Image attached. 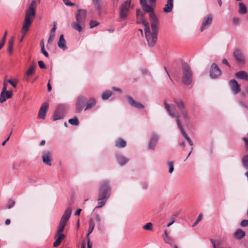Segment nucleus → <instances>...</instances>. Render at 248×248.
<instances>
[{
	"label": "nucleus",
	"instance_id": "nucleus-1",
	"mask_svg": "<svg viewBox=\"0 0 248 248\" xmlns=\"http://www.w3.org/2000/svg\"><path fill=\"white\" fill-rule=\"evenodd\" d=\"M140 4L144 13H149L152 31L150 26L144 29L146 39L149 47H154L156 45L158 32L159 20L153 12V8L147 5L146 0H140Z\"/></svg>",
	"mask_w": 248,
	"mask_h": 248
},
{
	"label": "nucleus",
	"instance_id": "nucleus-2",
	"mask_svg": "<svg viewBox=\"0 0 248 248\" xmlns=\"http://www.w3.org/2000/svg\"><path fill=\"white\" fill-rule=\"evenodd\" d=\"M164 105L165 108L168 112V115L171 117H174L176 119V122L177 124L181 131L182 135L185 138V139L188 142L190 145L192 144V142L190 139L188 137L186 133L184 130V129L182 126L181 122L180 120V114L178 112H175V106L171 104H168L166 101L164 102Z\"/></svg>",
	"mask_w": 248,
	"mask_h": 248
},
{
	"label": "nucleus",
	"instance_id": "nucleus-3",
	"mask_svg": "<svg viewBox=\"0 0 248 248\" xmlns=\"http://www.w3.org/2000/svg\"><path fill=\"white\" fill-rule=\"evenodd\" d=\"M109 181L105 180L100 184L97 198L98 205L95 208H100L106 204L110 195V187Z\"/></svg>",
	"mask_w": 248,
	"mask_h": 248
},
{
	"label": "nucleus",
	"instance_id": "nucleus-4",
	"mask_svg": "<svg viewBox=\"0 0 248 248\" xmlns=\"http://www.w3.org/2000/svg\"><path fill=\"white\" fill-rule=\"evenodd\" d=\"M36 1H31L29 8L26 11L25 20L21 32L24 35L28 32L29 28L32 24L35 15Z\"/></svg>",
	"mask_w": 248,
	"mask_h": 248
},
{
	"label": "nucleus",
	"instance_id": "nucleus-5",
	"mask_svg": "<svg viewBox=\"0 0 248 248\" xmlns=\"http://www.w3.org/2000/svg\"><path fill=\"white\" fill-rule=\"evenodd\" d=\"M183 77L182 81L186 85H189L192 82V74L190 67L186 63H182Z\"/></svg>",
	"mask_w": 248,
	"mask_h": 248
},
{
	"label": "nucleus",
	"instance_id": "nucleus-6",
	"mask_svg": "<svg viewBox=\"0 0 248 248\" xmlns=\"http://www.w3.org/2000/svg\"><path fill=\"white\" fill-rule=\"evenodd\" d=\"M130 4L131 0H126L124 2L120 7L119 14V17L121 20H125L127 19L129 12Z\"/></svg>",
	"mask_w": 248,
	"mask_h": 248
},
{
	"label": "nucleus",
	"instance_id": "nucleus-7",
	"mask_svg": "<svg viewBox=\"0 0 248 248\" xmlns=\"http://www.w3.org/2000/svg\"><path fill=\"white\" fill-rule=\"evenodd\" d=\"M68 106L65 104H59L54 113L53 120L57 121L63 119L64 117L65 113Z\"/></svg>",
	"mask_w": 248,
	"mask_h": 248
},
{
	"label": "nucleus",
	"instance_id": "nucleus-8",
	"mask_svg": "<svg viewBox=\"0 0 248 248\" xmlns=\"http://www.w3.org/2000/svg\"><path fill=\"white\" fill-rule=\"evenodd\" d=\"M213 16L211 14H208L204 16L202 19V26L200 28V31L202 32L204 30L208 29L212 23Z\"/></svg>",
	"mask_w": 248,
	"mask_h": 248
},
{
	"label": "nucleus",
	"instance_id": "nucleus-9",
	"mask_svg": "<svg viewBox=\"0 0 248 248\" xmlns=\"http://www.w3.org/2000/svg\"><path fill=\"white\" fill-rule=\"evenodd\" d=\"M222 72L217 64L215 63H212L210 70V77L215 79L220 76Z\"/></svg>",
	"mask_w": 248,
	"mask_h": 248
},
{
	"label": "nucleus",
	"instance_id": "nucleus-10",
	"mask_svg": "<svg viewBox=\"0 0 248 248\" xmlns=\"http://www.w3.org/2000/svg\"><path fill=\"white\" fill-rule=\"evenodd\" d=\"M86 16V10L84 9L77 10L76 13V19L77 22L81 23V24H84L85 23Z\"/></svg>",
	"mask_w": 248,
	"mask_h": 248
},
{
	"label": "nucleus",
	"instance_id": "nucleus-11",
	"mask_svg": "<svg viewBox=\"0 0 248 248\" xmlns=\"http://www.w3.org/2000/svg\"><path fill=\"white\" fill-rule=\"evenodd\" d=\"M6 86V84L4 83L0 95V103H3L7 99L10 98L12 96V92L7 91Z\"/></svg>",
	"mask_w": 248,
	"mask_h": 248
},
{
	"label": "nucleus",
	"instance_id": "nucleus-12",
	"mask_svg": "<svg viewBox=\"0 0 248 248\" xmlns=\"http://www.w3.org/2000/svg\"><path fill=\"white\" fill-rule=\"evenodd\" d=\"M136 16L137 24H142L145 28L149 26V24L145 21L144 19V14L140 9H138L136 11Z\"/></svg>",
	"mask_w": 248,
	"mask_h": 248
},
{
	"label": "nucleus",
	"instance_id": "nucleus-13",
	"mask_svg": "<svg viewBox=\"0 0 248 248\" xmlns=\"http://www.w3.org/2000/svg\"><path fill=\"white\" fill-rule=\"evenodd\" d=\"M85 99L86 98L84 96L80 95L78 96V97L77 99L76 104V112L78 113L83 109L85 104Z\"/></svg>",
	"mask_w": 248,
	"mask_h": 248
},
{
	"label": "nucleus",
	"instance_id": "nucleus-14",
	"mask_svg": "<svg viewBox=\"0 0 248 248\" xmlns=\"http://www.w3.org/2000/svg\"><path fill=\"white\" fill-rule=\"evenodd\" d=\"M48 107V104L46 102L44 103L41 105L38 112V117L39 118L42 120H44L46 118V115Z\"/></svg>",
	"mask_w": 248,
	"mask_h": 248
},
{
	"label": "nucleus",
	"instance_id": "nucleus-15",
	"mask_svg": "<svg viewBox=\"0 0 248 248\" xmlns=\"http://www.w3.org/2000/svg\"><path fill=\"white\" fill-rule=\"evenodd\" d=\"M159 136L156 134H153L150 138V141L148 143V148L150 150H154L158 140Z\"/></svg>",
	"mask_w": 248,
	"mask_h": 248
},
{
	"label": "nucleus",
	"instance_id": "nucleus-16",
	"mask_svg": "<svg viewBox=\"0 0 248 248\" xmlns=\"http://www.w3.org/2000/svg\"><path fill=\"white\" fill-rule=\"evenodd\" d=\"M126 98L131 106L138 109H143L144 108V106L142 104L136 101L132 97L127 96Z\"/></svg>",
	"mask_w": 248,
	"mask_h": 248
},
{
	"label": "nucleus",
	"instance_id": "nucleus-17",
	"mask_svg": "<svg viewBox=\"0 0 248 248\" xmlns=\"http://www.w3.org/2000/svg\"><path fill=\"white\" fill-rule=\"evenodd\" d=\"M72 212V208L68 207L65 209L62 216L61 217L60 223H62V224L66 225L67 222L69 220Z\"/></svg>",
	"mask_w": 248,
	"mask_h": 248
},
{
	"label": "nucleus",
	"instance_id": "nucleus-18",
	"mask_svg": "<svg viewBox=\"0 0 248 248\" xmlns=\"http://www.w3.org/2000/svg\"><path fill=\"white\" fill-rule=\"evenodd\" d=\"M233 56L237 62L241 63L245 62V57L240 49H236L234 51Z\"/></svg>",
	"mask_w": 248,
	"mask_h": 248
},
{
	"label": "nucleus",
	"instance_id": "nucleus-19",
	"mask_svg": "<svg viewBox=\"0 0 248 248\" xmlns=\"http://www.w3.org/2000/svg\"><path fill=\"white\" fill-rule=\"evenodd\" d=\"M230 85L232 93L236 94L240 90V85L235 79H232L230 81Z\"/></svg>",
	"mask_w": 248,
	"mask_h": 248
},
{
	"label": "nucleus",
	"instance_id": "nucleus-20",
	"mask_svg": "<svg viewBox=\"0 0 248 248\" xmlns=\"http://www.w3.org/2000/svg\"><path fill=\"white\" fill-rule=\"evenodd\" d=\"M58 46L63 50H65L67 49V47L66 45V41L64 38L63 34L61 35L60 36L59 40L58 42Z\"/></svg>",
	"mask_w": 248,
	"mask_h": 248
},
{
	"label": "nucleus",
	"instance_id": "nucleus-21",
	"mask_svg": "<svg viewBox=\"0 0 248 248\" xmlns=\"http://www.w3.org/2000/svg\"><path fill=\"white\" fill-rule=\"evenodd\" d=\"M235 77L237 78L248 81V74L244 71H240L235 74Z\"/></svg>",
	"mask_w": 248,
	"mask_h": 248
},
{
	"label": "nucleus",
	"instance_id": "nucleus-22",
	"mask_svg": "<svg viewBox=\"0 0 248 248\" xmlns=\"http://www.w3.org/2000/svg\"><path fill=\"white\" fill-rule=\"evenodd\" d=\"M173 6V0H167V2L163 8V11L165 13H170L172 11Z\"/></svg>",
	"mask_w": 248,
	"mask_h": 248
},
{
	"label": "nucleus",
	"instance_id": "nucleus-23",
	"mask_svg": "<svg viewBox=\"0 0 248 248\" xmlns=\"http://www.w3.org/2000/svg\"><path fill=\"white\" fill-rule=\"evenodd\" d=\"M245 232L241 229H238L235 231L234 235L236 239L241 240L245 237Z\"/></svg>",
	"mask_w": 248,
	"mask_h": 248
},
{
	"label": "nucleus",
	"instance_id": "nucleus-24",
	"mask_svg": "<svg viewBox=\"0 0 248 248\" xmlns=\"http://www.w3.org/2000/svg\"><path fill=\"white\" fill-rule=\"evenodd\" d=\"M57 236L58 237L57 238L55 242L53 244L54 247H58L61 244L62 240L65 237V235L63 234H56L55 237H57Z\"/></svg>",
	"mask_w": 248,
	"mask_h": 248
},
{
	"label": "nucleus",
	"instance_id": "nucleus-25",
	"mask_svg": "<svg viewBox=\"0 0 248 248\" xmlns=\"http://www.w3.org/2000/svg\"><path fill=\"white\" fill-rule=\"evenodd\" d=\"M95 227V223L93 220V219L91 218L89 220V227L88 232L86 235V238H88L89 237L90 234L92 232Z\"/></svg>",
	"mask_w": 248,
	"mask_h": 248
},
{
	"label": "nucleus",
	"instance_id": "nucleus-26",
	"mask_svg": "<svg viewBox=\"0 0 248 248\" xmlns=\"http://www.w3.org/2000/svg\"><path fill=\"white\" fill-rule=\"evenodd\" d=\"M174 102L177 105L178 108L181 111H183L185 110V104L183 101L179 100L177 99H174Z\"/></svg>",
	"mask_w": 248,
	"mask_h": 248
},
{
	"label": "nucleus",
	"instance_id": "nucleus-27",
	"mask_svg": "<svg viewBox=\"0 0 248 248\" xmlns=\"http://www.w3.org/2000/svg\"><path fill=\"white\" fill-rule=\"evenodd\" d=\"M126 144V141L122 139H118L115 141V146L118 148H124Z\"/></svg>",
	"mask_w": 248,
	"mask_h": 248
},
{
	"label": "nucleus",
	"instance_id": "nucleus-28",
	"mask_svg": "<svg viewBox=\"0 0 248 248\" xmlns=\"http://www.w3.org/2000/svg\"><path fill=\"white\" fill-rule=\"evenodd\" d=\"M117 160L121 166L125 165L129 161V159L124 156H117Z\"/></svg>",
	"mask_w": 248,
	"mask_h": 248
},
{
	"label": "nucleus",
	"instance_id": "nucleus-29",
	"mask_svg": "<svg viewBox=\"0 0 248 248\" xmlns=\"http://www.w3.org/2000/svg\"><path fill=\"white\" fill-rule=\"evenodd\" d=\"M83 24H81V23L77 22H72L71 23V26L72 27L76 30H77L78 32H81L82 30V28L81 27V25H83Z\"/></svg>",
	"mask_w": 248,
	"mask_h": 248
},
{
	"label": "nucleus",
	"instance_id": "nucleus-30",
	"mask_svg": "<svg viewBox=\"0 0 248 248\" xmlns=\"http://www.w3.org/2000/svg\"><path fill=\"white\" fill-rule=\"evenodd\" d=\"M93 2L95 8L98 10V11L100 12L102 7V2L101 0H93Z\"/></svg>",
	"mask_w": 248,
	"mask_h": 248
},
{
	"label": "nucleus",
	"instance_id": "nucleus-31",
	"mask_svg": "<svg viewBox=\"0 0 248 248\" xmlns=\"http://www.w3.org/2000/svg\"><path fill=\"white\" fill-rule=\"evenodd\" d=\"M90 101V103H87L86 108H85V110L92 108L96 103V100L93 98H91Z\"/></svg>",
	"mask_w": 248,
	"mask_h": 248
},
{
	"label": "nucleus",
	"instance_id": "nucleus-32",
	"mask_svg": "<svg viewBox=\"0 0 248 248\" xmlns=\"http://www.w3.org/2000/svg\"><path fill=\"white\" fill-rule=\"evenodd\" d=\"M247 9L244 4L240 3L239 4V13L240 14H245L247 13Z\"/></svg>",
	"mask_w": 248,
	"mask_h": 248
},
{
	"label": "nucleus",
	"instance_id": "nucleus-33",
	"mask_svg": "<svg viewBox=\"0 0 248 248\" xmlns=\"http://www.w3.org/2000/svg\"><path fill=\"white\" fill-rule=\"evenodd\" d=\"M112 94V92L108 90L102 93V99L104 100H107Z\"/></svg>",
	"mask_w": 248,
	"mask_h": 248
},
{
	"label": "nucleus",
	"instance_id": "nucleus-34",
	"mask_svg": "<svg viewBox=\"0 0 248 248\" xmlns=\"http://www.w3.org/2000/svg\"><path fill=\"white\" fill-rule=\"evenodd\" d=\"M51 156H42V160L44 163L45 164L51 166Z\"/></svg>",
	"mask_w": 248,
	"mask_h": 248
},
{
	"label": "nucleus",
	"instance_id": "nucleus-35",
	"mask_svg": "<svg viewBox=\"0 0 248 248\" xmlns=\"http://www.w3.org/2000/svg\"><path fill=\"white\" fill-rule=\"evenodd\" d=\"M36 67V64L35 63H32L26 72V74L28 76H31L35 71Z\"/></svg>",
	"mask_w": 248,
	"mask_h": 248
},
{
	"label": "nucleus",
	"instance_id": "nucleus-36",
	"mask_svg": "<svg viewBox=\"0 0 248 248\" xmlns=\"http://www.w3.org/2000/svg\"><path fill=\"white\" fill-rule=\"evenodd\" d=\"M14 42V38L13 37H12L11 39L8 42V51L10 54H11L13 51V46Z\"/></svg>",
	"mask_w": 248,
	"mask_h": 248
},
{
	"label": "nucleus",
	"instance_id": "nucleus-37",
	"mask_svg": "<svg viewBox=\"0 0 248 248\" xmlns=\"http://www.w3.org/2000/svg\"><path fill=\"white\" fill-rule=\"evenodd\" d=\"M68 122L71 125L77 126L79 124V121L77 117L69 119Z\"/></svg>",
	"mask_w": 248,
	"mask_h": 248
},
{
	"label": "nucleus",
	"instance_id": "nucleus-38",
	"mask_svg": "<svg viewBox=\"0 0 248 248\" xmlns=\"http://www.w3.org/2000/svg\"><path fill=\"white\" fill-rule=\"evenodd\" d=\"M242 164L246 169H248V156H244L242 158Z\"/></svg>",
	"mask_w": 248,
	"mask_h": 248
},
{
	"label": "nucleus",
	"instance_id": "nucleus-39",
	"mask_svg": "<svg viewBox=\"0 0 248 248\" xmlns=\"http://www.w3.org/2000/svg\"><path fill=\"white\" fill-rule=\"evenodd\" d=\"M168 166L169 167V172L172 173L174 170V161H171L168 163Z\"/></svg>",
	"mask_w": 248,
	"mask_h": 248
},
{
	"label": "nucleus",
	"instance_id": "nucleus-40",
	"mask_svg": "<svg viewBox=\"0 0 248 248\" xmlns=\"http://www.w3.org/2000/svg\"><path fill=\"white\" fill-rule=\"evenodd\" d=\"M164 240L166 243L173 247L174 241L169 236L166 237V238H164Z\"/></svg>",
	"mask_w": 248,
	"mask_h": 248
},
{
	"label": "nucleus",
	"instance_id": "nucleus-41",
	"mask_svg": "<svg viewBox=\"0 0 248 248\" xmlns=\"http://www.w3.org/2000/svg\"><path fill=\"white\" fill-rule=\"evenodd\" d=\"M65 225H64V224H62V223H60L59 224V227L58 228V229H57V234H61V232H62L64 229V227H65Z\"/></svg>",
	"mask_w": 248,
	"mask_h": 248
},
{
	"label": "nucleus",
	"instance_id": "nucleus-42",
	"mask_svg": "<svg viewBox=\"0 0 248 248\" xmlns=\"http://www.w3.org/2000/svg\"><path fill=\"white\" fill-rule=\"evenodd\" d=\"M142 228L145 230H152L153 229V224L151 222H148L144 225Z\"/></svg>",
	"mask_w": 248,
	"mask_h": 248
},
{
	"label": "nucleus",
	"instance_id": "nucleus-43",
	"mask_svg": "<svg viewBox=\"0 0 248 248\" xmlns=\"http://www.w3.org/2000/svg\"><path fill=\"white\" fill-rule=\"evenodd\" d=\"M95 218H96V221L98 222L97 228H98V230H100L101 228V226H102L101 223V217L98 214H97L95 216Z\"/></svg>",
	"mask_w": 248,
	"mask_h": 248
},
{
	"label": "nucleus",
	"instance_id": "nucleus-44",
	"mask_svg": "<svg viewBox=\"0 0 248 248\" xmlns=\"http://www.w3.org/2000/svg\"><path fill=\"white\" fill-rule=\"evenodd\" d=\"M15 204V202L12 199H10L7 202V208L10 209L12 208Z\"/></svg>",
	"mask_w": 248,
	"mask_h": 248
},
{
	"label": "nucleus",
	"instance_id": "nucleus-45",
	"mask_svg": "<svg viewBox=\"0 0 248 248\" xmlns=\"http://www.w3.org/2000/svg\"><path fill=\"white\" fill-rule=\"evenodd\" d=\"M41 51L43 53V54L46 57H48V53L45 49V45H44V43L43 42L41 43Z\"/></svg>",
	"mask_w": 248,
	"mask_h": 248
},
{
	"label": "nucleus",
	"instance_id": "nucleus-46",
	"mask_svg": "<svg viewBox=\"0 0 248 248\" xmlns=\"http://www.w3.org/2000/svg\"><path fill=\"white\" fill-rule=\"evenodd\" d=\"M57 27H56V23L55 22L54 23V26L53 28H52L50 32V35L51 36V37L54 38L55 36V32L56 31Z\"/></svg>",
	"mask_w": 248,
	"mask_h": 248
},
{
	"label": "nucleus",
	"instance_id": "nucleus-47",
	"mask_svg": "<svg viewBox=\"0 0 248 248\" xmlns=\"http://www.w3.org/2000/svg\"><path fill=\"white\" fill-rule=\"evenodd\" d=\"M202 214H200L199 215V216L197 217L195 222L192 225V227H195L198 224V223L200 221H201V220L202 219Z\"/></svg>",
	"mask_w": 248,
	"mask_h": 248
},
{
	"label": "nucleus",
	"instance_id": "nucleus-48",
	"mask_svg": "<svg viewBox=\"0 0 248 248\" xmlns=\"http://www.w3.org/2000/svg\"><path fill=\"white\" fill-rule=\"evenodd\" d=\"M99 24V23L95 20H91L90 23V28L92 29Z\"/></svg>",
	"mask_w": 248,
	"mask_h": 248
},
{
	"label": "nucleus",
	"instance_id": "nucleus-49",
	"mask_svg": "<svg viewBox=\"0 0 248 248\" xmlns=\"http://www.w3.org/2000/svg\"><path fill=\"white\" fill-rule=\"evenodd\" d=\"M150 2V4L149 5L147 3V5L149 6H151L153 8V11L154 10V7L155 6V3H156V0H149ZM146 2L147 3V2L146 1ZM153 12L154 13V12L153 11Z\"/></svg>",
	"mask_w": 248,
	"mask_h": 248
},
{
	"label": "nucleus",
	"instance_id": "nucleus-50",
	"mask_svg": "<svg viewBox=\"0 0 248 248\" xmlns=\"http://www.w3.org/2000/svg\"><path fill=\"white\" fill-rule=\"evenodd\" d=\"M240 225L242 227H246L248 226V220L244 219L241 221Z\"/></svg>",
	"mask_w": 248,
	"mask_h": 248
},
{
	"label": "nucleus",
	"instance_id": "nucleus-51",
	"mask_svg": "<svg viewBox=\"0 0 248 248\" xmlns=\"http://www.w3.org/2000/svg\"><path fill=\"white\" fill-rule=\"evenodd\" d=\"M38 65L41 69H45L46 68V65L42 61H38Z\"/></svg>",
	"mask_w": 248,
	"mask_h": 248
},
{
	"label": "nucleus",
	"instance_id": "nucleus-52",
	"mask_svg": "<svg viewBox=\"0 0 248 248\" xmlns=\"http://www.w3.org/2000/svg\"><path fill=\"white\" fill-rule=\"evenodd\" d=\"M13 87L16 88L17 85L16 81H14L11 79H8L7 81Z\"/></svg>",
	"mask_w": 248,
	"mask_h": 248
},
{
	"label": "nucleus",
	"instance_id": "nucleus-53",
	"mask_svg": "<svg viewBox=\"0 0 248 248\" xmlns=\"http://www.w3.org/2000/svg\"><path fill=\"white\" fill-rule=\"evenodd\" d=\"M64 4L67 6H74L75 4L69 1V0H62Z\"/></svg>",
	"mask_w": 248,
	"mask_h": 248
},
{
	"label": "nucleus",
	"instance_id": "nucleus-54",
	"mask_svg": "<svg viewBox=\"0 0 248 248\" xmlns=\"http://www.w3.org/2000/svg\"><path fill=\"white\" fill-rule=\"evenodd\" d=\"M240 21V19L238 17H234L232 19L233 23L234 24H238Z\"/></svg>",
	"mask_w": 248,
	"mask_h": 248
},
{
	"label": "nucleus",
	"instance_id": "nucleus-55",
	"mask_svg": "<svg viewBox=\"0 0 248 248\" xmlns=\"http://www.w3.org/2000/svg\"><path fill=\"white\" fill-rule=\"evenodd\" d=\"M181 112L182 113L184 118L186 120H187V118H188V116H187V114L185 110H184L183 111H181Z\"/></svg>",
	"mask_w": 248,
	"mask_h": 248
},
{
	"label": "nucleus",
	"instance_id": "nucleus-56",
	"mask_svg": "<svg viewBox=\"0 0 248 248\" xmlns=\"http://www.w3.org/2000/svg\"><path fill=\"white\" fill-rule=\"evenodd\" d=\"M239 104L242 107L245 108H246L247 109H248V106L246 104H245L243 102L240 101L239 102Z\"/></svg>",
	"mask_w": 248,
	"mask_h": 248
},
{
	"label": "nucleus",
	"instance_id": "nucleus-57",
	"mask_svg": "<svg viewBox=\"0 0 248 248\" xmlns=\"http://www.w3.org/2000/svg\"><path fill=\"white\" fill-rule=\"evenodd\" d=\"M88 240L87 245L88 248H92V244L90 242V238H87Z\"/></svg>",
	"mask_w": 248,
	"mask_h": 248
},
{
	"label": "nucleus",
	"instance_id": "nucleus-58",
	"mask_svg": "<svg viewBox=\"0 0 248 248\" xmlns=\"http://www.w3.org/2000/svg\"><path fill=\"white\" fill-rule=\"evenodd\" d=\"M7 31H6L4 33V34L3 35V37L2 38V39L1 40V41H3V43L5 44V40H6V36H7Z\"/></svg>",
	"mask_w": 248,
	"mask_h": 248
},
{
	"label": "nucleus",
	"instance_id": "nucleus-59",
	"mask_svg": "<svg viewBox=\"0 0 248 248\" xmlns=\"http://www.w3.org/2000/svg\"><path fill=\"white\" fill-rule=\"evenodd\" d=\"M222 62L223 64H226L228 66H230V65H229V63L228 62L227 60L226 59H223L222 61Z\"/></svg>",
	"mask_w": 248,
	"mask_h": 248
},
{
	"label": "nucleus",
	"instance_id": "nucleus-60",
	"mask_svg": "<svg viewBox=\"0 0 248 248\" xmlns=\"http://www.w3.org/2000/svg\"><path fill=\"white\" fill-rule=\"evenodd\" d=\"M81 211V209H78L76 212H75V215L76 216H79L80 214V212Z\"/></svg>",
	"mask_w": 248,
	"mask_h": 248
},
{
	"label": "nucleus",
	"instance_id": "nucleus-61",
	"mask_svg": "<svg viewBox=\"0 0 248 248\" xmlns=\"http://www.w3.org/2000/svg\"><path fill=\"white\" fill-rule=\"evenodd\" d=\"M112 90L114 91H118L119 92H121L122 91H121V89L119 88H117V87H113L112 88Z\"/></svg>",
	"mask_w": 248,
	"mask_h": 248
},
{
	"label": "nucleus",
	"instance_id": "nucleus-62",
	"mask_svg": "<svg viewBox=\"0 0 248 248\" xmlns=\"http://www.w3.org/2000/svg\"><path fill=\"white\" fill-rule=\"evenodd\" d=\"M210 241L211 243L213 244L214 248H217V246H216V244L215 243L214 240L213 239H211Z\"/></svg>",
	"mask_w": 248,
	"mask_h": 248
},
{
	"label": "nucleus",
	"instance_id": "nucleus-63",
	"mask_svg": "<svg viewBox=\"0 0 248 248\" xmlns=\"http://www.w3.org/2000/svg\"><path fill=\"white\" fill-rule=\"evenodd\" d=\"M47 86L48 91L50 92L51 91L52 88H51V85H50L49 82L47 83Z\"/></svg>",
	"mask_w": 248,
	"mask_h": 248
},
{
	"label": "nucleus",
	"instance_id": "nucleus-64",
	"mask_svg": "<svg viewBox=\"0 0 248 248\" xmlns=\"http://www.w3.org/2000/svg\"><path fill=\"white\" fill-rule=\"evenodd\" d=\"M9 138H10V136H9L8 137V138L2 143V146H4L6 142L9 140Z\"/></svg>",
	"mask_w": 248,
	"mask_h": 248
}]
</instances>
